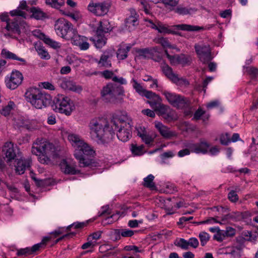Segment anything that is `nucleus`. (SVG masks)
Instances as JSON below:
<instances>
[{"label": "nucleus", "instance_id": "1", "mask_svg": "<svg viewBox=\"0 0 258 258\" xmlns=\"http://www.w3.org/2000/svg\"><path fill=\"white\" fill-rule=\"evenodd\" d=\"M112 125L110 127L109 123L105 118H98L92 119L89 125L91 134H94L99 144L104 146L111 145L114 137V130L124 129L125 131L132 130V125L129 122L118 118L111 121Z\"/></svg>", "mask_w": 258, "mask_h": 258}, {"label": "nucleus", "instance_id": "2", "mask_svg": "<svg viewBox=\"0 0 258 258\" xmlns=\"http://www.w3.org/2000/svg\"><path fill=\"white\" fill-rule=\"evenodd\" d=\"M68 139L76 148L74 155L79 161L80 167L93 168L98 166V163L93 158L95 151L79 136L69 135Z\"/></svg>", "mask_w": 258, "mask_h": 258}, {"label": "nucleus", "instance_id": "3", "mask_svg": "<svg viewBox=\"0 0 258 258\" xmlns=\"http://www.w3.org/2000/svg\"><path fill=\"white\" fill-rule=\"evenodd\" d=\"M27 102L37 109H42L49 106L52 101L51 96L37 88H30L25 93Z\"/></svg>", "mask_w": 258, "mask_h": 258}, {"label": "nucleus", "instance_id": "4", "mask_svg": "<svg viewBox=\"0 0 258 258\" xmlns=\"http://www.w3.org/2000/svg\"><path fill=\"white\" fill-rule=\"evenodd\" d=\"M123 93V87L120 85L108 83L101 90V98L105 102L117 104L121 102L122 98L120 96Z\"/></svg>", "mask_w": 258, "mask_h": 258}, {"label": "nucleus", "instance_id": "5", "mask_svg": "<svg viewBox=\"0 0 258 258\" xmlns=\"http://www.w3.org/2000/svg\"><path fill=\"white\" fill-rule=\"evenodd\" d=\"M53 102V110L67 116L70 115L75 109V107L70 98L62 94H59L55 97Z\"/></svg>", "mask_w": 258, "mask_h": 258}, {"label": "nucleus", "instance_id": "6", "mask_svg": "<svg viewBox=\"0 0 258 258\" xmlns=\"http://www.w3.org/2000/svg\"><path fill=\"white\" fill-rule=\"evenodd\" d=\"M54 27L57 34L67 40H70L76 31L73 28L71 23L63 18L58 19L55 22Z\"/></svg>", "mask_w": 258, "mask_h": 258}, {"label": "nucleus", "instance_id": "7", "mask_svg": "<svg viewBox=\"0 0 258 258\" xmlns=\"http://www.w3.org/2000/svg\"><path fill=\"white\" fill-rule=\"evenodd\" d=\"M162 93L168 102L174 107L183 109L187 108L190 106L189 100L183 96L165 90L162 91Z\"/></svg>", "mask_w": 258, "mask_h": 258}, {"label": "nucleus", "instance_id": "8", "mask_svg": "<svg viewBox=\"0 0 258 258\" xmlns=\"http://www.w3.org/2000/svg\"><path fill=\"white\" fill-rule=\"evenodd\" d=\"M194 48L199 60L203 64L208 63L213 59L211 48L209 44L199 43L196 44Z\"/></svg>", "mask_w": 258, "mask_h": 258}, {"label": "nucleus", "instance_id": "9", "mask_svg": "<svg viewBox=\"0 0 258 258\" xmlns=\"http://www.w3.org/2000/svg\"><path fill=\"white\" fill-rule=\"evenodd\" d=\"M27 26L25 21L20 17H16L13 20L7 22L5 28L9 32L7 35L11 36V33L20 35L21 30L25 29Z\"/></svg>", "mask_w": 258, "mask_h": 258}, {"label": "nucleus", "instance_id": "10", "mask_svg": "<svg viewBox=\"0 0 258 258\" xmlns=\"http://www.w3.org/2000/svg\"><path fill=\"white\" fill-rule=\"evenodd\" d=\"M110 4L108 2L90 3L88 6V10L97 16L106 15L109 11Z\"/></svg>", "mask_w": 258, "mask_h": 258}, {"label": "nucleus", "instance_id": "11", "mask_svg": "<svg viewBox=\"0 0 258 258\" xmlns=\"http://www.w3.org/2000/svg\"><path fill=\"white\" fill-rule=\"evenodd\" d=\"M2 152L7 159V162H9L15 159L19 152V149L12 142H7L4 146Z\"/></svg>", "mask_w": 258, "mask_h": 258}, {"label": "nucleus", "instance_id": "12", "mask_svg": "<svg viewBox=\"0 0 258 258\" xmlns=\"http://www.w3.org/2000/svg\"><path fill=\"white\" fill-rule=\"evenodd\" d=\"M23 80V76L18 71H13L10 77L6 80V85L10 89H15L20 85Z\"/></svg>", "mask_w": 258, "mask_h": 258}, {"label": "nucleus", "instance_id": "13", "mask_svg": "<svg viewBox=\"0 0 258 258\" xmlns=\"http://www.w3.org/2000/svg\"><path fill=\"white\" fill-rule=\"evenodd\" d=\"M162 71L165 75L173 82L177 84L187 83L186 80L179 78L178 75L174 74L172 69L168 65L166 64L162 67Z\"/></svg>", "mask_w": 258, "mask_h": 258}, {"label": "nucleus", "instance_id": "14", "mask_svg": "<svg viewBox=\"0 0 258 258\" xmlns=\"http://www.w3.org/2000/svg\"><path fill=\"white\" fill-rule=\"evenodd\" d=\"M60 87L64 90L73 91H81L82 88L80 86H77L76 83L69 79H63L59 83Z\"/></svg>", "mask_w": 258, "mask_h": 258}, {"label": "nucleus", "instance_id": "15", "mask_svg": "<svg viewBox=\"0 0 258 258\" xmlns=\"http://www.w3.org/2000/svg\"><path fill=\"white\" fill-rule=\"evenodd\" d=\"M15 171L18 174H22L25 172L26 168L30 166V161L25 159H17L16 160Z\"/></svg>", "mask_w": 258, "mask_h": 258}, {"label": "nucleus", "instance_id": "16", "mask_svg": "<svg viewBox=\"0 0 258 258\" xmlns=\"http://www.w3.org/2000/svg\"><path fill=\"white\" fill-rule=\"evenodd\" d=\"M61 171L65 174L75 175L79 173L74 166L70 165L66 160H63L59 164Z\"/></svg>", "mask_w": 258, "mask_h": 258}, {"label": "nucleus", "instance_id": "17", "mask_svg": "<svg viewBox=\"0 0 258 258\" xmlns=\"http://www.w3.org/2000/svg\"><path fill=\"white\" fill-rule=\"evenodd\" d=\"M27 11L32 14L30 16L31 18L37 20H42L47 18V14L38 7H32Z\"/></svg>", "mask_w": 258, "mask_h": 258}, {"label": "nucleus", "instance_id": "18", "mask_svg": "<svg viewBox=\"0 0 258 258\" xmlns=\"http://www.w3.org/2000/svg\"><path fill=\"white\" fill-rule=\"evenodd\" d=\"M112 30L110 23L107 20L100 21L95 33L105 35Z\"/></svg>", "mask_w": 258, "mask_h": 258}, {"label": "nucleus", "instance_id": "19", "mask_svg": "<svg viewBox=\"0 0 258 258\" xmlns=\"http://www.w3.org/2000/svg\"><path fill=\"white\" fill-rule=\"evenodd\" d=\"M155 127L157 128L160 134L164 138L169 139L175 135L174 133L170 131L169 128L165 126L161 122H157L155 124Z\"/></svg>", "mask_w": 258, "mask_h": 258}, {"label": "nucleus", "instance_id": "20", "mask_svg": "<svg viewBox=\"0 0 258 258\" xmlns=\"http://www.w3.org/2000/svg\"><path fill=\"white\" fill-rule=\"evenodd\" d=\"M112 56V54L109 51H105L101 56L98 64L105 68H110L111 67V63L109 58Z\"/></svg>", "mask_w": 258, "mask_h": 258}, {"label": "nucleus", "instance_id": "21", "mask_svg": "<svg viewBox=\"0 0 258 258\" xmlns=\"http://www.w3.org/2000/svg\"><path fill=\"white\" fill-rule=\"evenodd\" d=\"M177 29L187 31H199L204 30V27L188 24H179L173 26Z\"/></svg>", "mask_w": 258, "mask_h": 258}, {"label": "nucleus", "instance_id": "22", "mask_svg": "<svg viewBox=\"0 0 258 258\" xmlns=\"http://www.w3.org/2000/svg\"><path fill=\"white\" fill-rule=\"evenodd\" d=\"M135 15H131L125 20V26L128 28L130 31L133 30L138 25L139 22L137 17Z\"/></svg>", "mask_w": 258, "mask_h": 258}, {"label": "nucleus", "instance_id": "23", "mask_svg": "<svg viewBox=\"0 0 258 258\" xmlns=\"http://www.w3.org/2000/svg\"><path fill=\"white\" fill-rule=\"evenodd\" d=\"M94 42L95 46L98 48H101L106 43L107 38L105 35L96 34L95 38L92 39Z\"/></svg>", "mask_w": 258, "mask_h": 258}, {"label": "nucleus", "instance_id": "24", "mask_svg": "<svg viewBox=\"0 0 258 258\" xmlns=\"http://www.w3.org/2000/svg\"><path fill=\"white\" fill-rule=\"evenodd\" d=\"M2 56L7 59H12L14 60H17L25 63L26 61L24 59L18 57L15 53L7 50L6 49H3L1 52Z\"/></svg>", "mask_w": 258, "mask_h": 258}, {"label": "nucleus", "instance_id": "25", "mask_svg": "<svg viewBox=\"0 0 258 258\" xmlns=\"http://www.w3.org/2000/svg\"><path fill=\"white\" fill-rule=\"evenodd\" d=\"M50 238L49 237H45L43 238L41 242L39 243L34 245L31 248L29 247L30 254H32L37 251L39 250L41 248H44L47 242L49 241Z\"/></svg>", "mask_w": 258, "mask_h": 258}, {"label": "nucleus", "instance_id": "26", "mask_svg": "<svg viewBox=\"0 0 258 258\" xmlns=\"http://www.w3.org/2000/svg\"><path fill=\"white\" fill-rule=\"evenodd\" d=\"M132 130L125 131V130L119 129L117 133L118 139L122 142L127 141L132 137Z\"/></svg>", "mask_w": 258, "mask_h": 258}, {"label": "nucleus", "instance_id": "27", "mask_svg": "<svg viewBox=\"0 0 258 258\" xmlns=\"http://www.w3.org/2000/svg\"><path fill=\"white\" fill-rule=\"evenodd\" d=\"M15 125L18 127H23L28 130L32 128L31 122L28 120L24 119L22 118H19L15 121Z\"/></svg>", "mask_w": 258, "mask_h": 258}, {"label": "nucleus", "instance_id": "28", "mask_svg": "<svg viewBox=\"0 0 258 258\" xmlns=\"http://www.w3.org/2000/svg\"><path fill=\"white\" fill-rule=\"evenodd\" d=\"M43 154L49 157L54 155L55 148L54 145L49 142H43Z\"/></svg>", "mask_w": 258, "mask_h": 258}, {"label": "nucleus", "instance_id": "29", "mask_svg": "<svg viewBox=\"0 0 258 258\" xmlns=\"http://www.w3.org/2000/svg\"><path fill=\"white\" fill-rule=\"evenodd\" d=\"M154 179V176L152 174L149 175L144 179L143 185L152 190L156 189V187L155 183L153 182Z\"/></svg>", "mask_w": 258, "mask_h": 258}, {"label": "nucleus", "instance_id": "30", "mask_svg": "<svg viewBox=\"0 0 258 258\" xmlns=\"http://www.w3.org/2000/svg\"><path fill=\"white\" fill-rule=\"evenodd\" d=\"M43 142L35 143L32 147V153L34 155L39 156L43 154Z\"/></svg>", "mask_w": 258, "mask_h": 258}, {"label": "nucleus", "instance_id": "31", "mask_svg": "<svg viewBox=\"0 0 258 258\" xmlns=\"http://www.w3.org/2000/svg\"><path fill=\"white\" fill-rule=\"evenodd\" d=\"M131 48V46H127L125 48H120L118 49L116 54L118 59L123 60L127 56V53Z\"/></svg>", "mask_w": 258, "mask_h": 258}, {"label": "nucleus", "instance_id": "32", "mask_svg": "<svg viewBox=\"0 0 258 258\" xmlns=\"http://www.w3.org/2000/svg\"><path fill=\"white\" fill-rule=\"evenodd\" d=\"M45 3L53 8L58 9L64 5V0H45Z\"/></svg>", "mask_w": 258, "mask_h": 258}, {"label": "nucleus", "instance_id": "33", "mask_svg": "<svg viewBox=\"0 0 258 258\" xmlns=\"http://www.w3.org/2000/svg\"><path fill=\"white\" fill-rule=\"evenodd\" d=\"M136 52L138 53L139 56L142 57L145 59L152 58V50L149 48L139 49Z\"/></svg>", "mask_w": 258, "mask_h": 258}, {"label": "nucleus", "instance_id": "34", "mask_svg": "<svg viewBox=\"0 0 258 258\" xmlns=\"http://www.w3.org/2000/svg\"><path fill=\"white\" fill-rule=\"evenodd\" d=\"M36 50L42 59H49L50 58V55L43 46L38 45L36 47Z\"/></svg>", "mask_w": 258, "mask_h": 258}, {"label": "nucleus", "instance_id": "35", "mask_svg": "<svg viewBox=\"0 0 258 258\" xmlns=\"http://www.w3.org/2000/svg\"><path fill=\"white\" fill-rule=\"evenodd\" d=\"M161 116L168 122L176 120L177 118L175 112L170 108Z\"/></svg>", "mask_w": 258, "mask_h": 258}, {"label": "nucleus", "instance_id": "36", "mask_svg": "<svg viewBox=\"0 0 258 258\" xmlns=\"http://www.w3.org/2000/svg\"><path fill=\"white\" fill-rule=\"evenodd\" d=\"M157 31L159 33L163 34H171V32H173V29L166 25L162 24L161 23H158Z\"/></svg>", "mask_w": 258, "mask_h": 258}, {"label": "nucleus", "instance_id": "37", "mask_svg": "<svg viewBox=\"0 0 258 258\" xmlns=\"http://www.w3.org/2000/svg\"><path fill=\"white\" fill-rule=\"evenodd\" d=\"M177 58L178 60V64H181L182 66H185L186 64L188 65L191 62V59L190 56L181 54L180 55H178Z\"/></svg>", "mask_w": 258, "mask_h": 258}, {"label": "nucleus", "instance_id": "38", "mask_svg": "<svg viewBox=\"0 0 258 258\" xmlns=\"http://www.w3.org/2000/svg\"><path fill=\"white\" fill-rule=\"evenodd\" d=\"M198 148V153H206L208 151V149L210 147L209 144L206 142H201L197 143Z\"/></svg>", "mask_w": 258, "mask_h": 258}, {"label": "nucleus", "instance_id": "39", "mask_svg": "<svg viewBox=\"0 0 258 258\" xmlns=\"http://www.w3.org/2000/svg\"><path fill=\"white\" fill-rule=\"evenodd\" d=\"M85 39L86 37L79 35L77 34V31L76 30V33L73 34V36L70 39V40L73 41L72 43L73 44L79 46L81 42Z\"/></svg>", "mask_w": 258, "mask_h": 258}, {"label": "nucleus", "instance_id": "40", "mask_svg": "<svg viewBox=\"0 0 258 258\" xmlns=\"http://www.w3.org/2000/svg\"><path fill=\"white\" fill-rule=\"evenodd\" d=\"M175 245L180 247L184 250H187L189 248L188 242L183 238H180L174 242Z\"/></svg>", "mask_w": 258, "mask_h": 258}, {"label": "nucleus", "instance_id": "41", "mask_svg": "<svg viewBox=\"0 0 258 258\" xmlns=\"http://www.w3.org/2000/svg\"><path fill=\"white\" fill-rule=\"evenodd\" d=\"M142 96H145L148 99H155L158 101H161V98L159 95L151 91L145 90Z\"/></svg>", "mask_w": 258, "mask_h": 258}, {"label": "nucleus", "instance_id": "42", "mask_svg": "<svg viewBox=\"0 0 258 258\" xmlns=\"http://www.w3.org/2000/svg\"><path fill=\"white\" fill-rule=\"evenodd\" d=\"M199 237L200 240L201 244L203 246L205 245L210 238V235L204 231L200 232L199 233Z\"/></svg>", "mask_w": 258, "mask_h": 258}, {"label": "nucleus", "instance_id": "43", "mask_svg": "<svg viewBox=\"0 0 258 258\" xmlns=\"http://www.w3.org/2000/svg\"><path fill=\"white\" fill-rule=\"evenodd\" d=\"M245 218L244 213L240 212H233L230 213V218L235 221H240Z\"/></svg>", "mask_w": 258, "mask_h": 258}, {"label": "nucleus", "instance_id": "44", "mask_svg": "<svg viewBox=\"0 0 258 258\" xmlns=\"http://www.w3.org/2000/svg\"><path fill=\"white\" fill-rule=\"evenodd\" d=\"M43 42L46 44L49 45L50 47L54 49H57L60 47V45L58 42L53 40L52 39H50L49 37L47 36L46 37V38Z\"/></svg>", "mask_w": 258, "mask_h": 258}, {"label": "nucleus", "instance_id": "45", "mask_svg": "<svg viewBox=\"0 0 258 258\" xmlns=\"http://www.w3.org/2000/svg\"><path fill=\"white\" fill-rule=\"evenodd\" d=\"M246 72L253 79L258 76V69L252 66L245 67Z\"/></svg>", "mask_w": 258, "mask_h": 258}, {"label": "nucleus", "instance_id": "46", "mask_svg": "<svg viewBox=\"0 0 258 258\" xmlns=\"http://www.w3.org/2000/svg\"><path fill=\"white\" fill-rule=\"evenodd\" d=\"M138 135L141 138L146 144H150L154 141V139L150 136L144 133H141L139 131H138Z\"/></svg>", "mask_w": 258, "mask_h": 258}, {"label": "nucleus", "instance_id": "47", "mask_svg": "<svg viewBox=\"0 0 258 258\" xmlns=\"http://www.w3.org/2000/svg\"><path fill=\"white\" fill-rule=\"evenodd\" d=\"M144 146H137L136 145L132 144L131 151L136 155H141L143 154Z\"/></svg>", "mask_w": 258, "mask_h": 258}, {"label": "nucleus", "instance_id": "48", "mask_svg": "<svg viewBox=\"0 0 258 258\" xmlns=\"http://www.w3.org/2000/svg\"><path fill=\"white\" fill-rule=\"evenodd\" d=\"M221 231L224 238L226 237H232L235 234V229L231 227H227L225 230Z\"/></svg>", "mask_w": 258, "mask_h": 258}, {"label": "nucleus", "instance_id": "49", "mask_svg": "<svg viewBox=\"0 0 258 258\" xmlns=\"http://www.w3.org/2000/svg\"><path fill=\"white\" fill-rule=\"evenodd\" d=\"M116 233L120 234L123 237H131L134 234V231L132 230L121 229L116 230Z\"/></svg>", "mask_w": 258, "mask_h": 258}, {"label": "nucleus", "instance_id": "50", "mask_svg": "<svg viewBox=\"0 0 258 258\" xmlns=\"http://www.w3.org/2000/svg\"><path fill=\"white\" fill-rule=\"evenodd\" d=\"M132 81L134 82L133 88L136 90L137 92L140 95H142L146 90L134 79H132Z\"/></svg>", "mask_w": 258, "mask_h": 258}, {"label": "nucleus", "instance_id": "51", "mask_svg": "<svg viewBox=\"0 0 258 258\" xmlns=\"http://www.w3.org/2000/svg\"><path fill=\"white\" fill-rule=\"evenodd\" d=\"M157 43L160 44L163 48H171V45L168 40V39L166 38H164L163 37H161L158 38Z\"/></svg>", "mask_w": 258, "mask_h": 258}, {"label": "nucleus", "instance_id": "52", "mask_svg": "<svg viewBox=\"0 0 258 258\" xmlns=\"http://www.w3.org/2000/svg\"><path fill=\"white\" fill-rule=\"evenodd\" d=\"M170 109V107L167 105L163 104H160L158 107L156 109L155 111L157 112L159 115H163L167 110Z\"/></svg>", "mask_w": 258, "mask_h": 258}, {"label": "nucleus", "instance_id": "53", "mask_svg": "<svg viewBox=\"0 0 258 258\" xmlns=\"http://www.w3.org/2000/svg\"><path fill=\"white\" fill-rule=\"evenodd\" d=\"M194 9H187L185 7H178L176 10L175 12L180 14V15H186L188 14H190L191 12L193 11Z\"/></svg>", "mask_w": 258, "mask_h": 258}, {"label": "nucleus", "instance_id": "54", "mask_svg": "<svg viewBox=\"0 0 258 258\" xmlns=\"http://www.w3.org/2000/svg\"><path fill=\"white\" fill-rule=\"evenodd\" d=\"M15 104L12 101H10L8 105L3 108L2 114L5 116H7L9 114L11 110L13 109Z\"/></svg>", "mask_w": 258, "mask_h": 258}, {"label": "nucleus", "instance_id": "55", "mask_svg": "<svg viewBox=\"0 0 258 258\" xmlns=\"http://www.w3.org/2000/svg\"><path fill=\"white\" fill-rule=\"evenodd\" d=\"M220 143L223 145H227L230 143V135L226 133L224 135H222L220 137Z\"/></svg>", "mask_w": 258, "mask_h": 258}, {"label": "nucleus", "instance_id": "56", "mask_svg": "<svg viewBox=\"0 0 258 258\" xmlns=\"http://www.w3.org/2000/svg\"><path fill=\"white\" fill-rule=\"evenodd\" d=\"M49 156L45 154H42L39 156V161L42 164H48L50 163Z\"/></svg>", "mask_w": 258, "mask_h": 258}, {"label": "nucleus", "instance_id": "57", "mask_svg": "<svg viewBox=\"0 0 258 258\" xmlns=\"http://www.w3.org/2000/svg\"><path fill=\"white\" fill-rule=\"evenodd\" d=\"M228 199L233 203H235L238 200V196L234 190L230 191L228 195Z\"/></svg>", "mask_w": 258, "mask_h": 258}, {"label": "nucleus", "instance_id": "58", "mask_svg": "<svg viewBox=\"0 0 258 258\" xmlns=\"http://www.w3.org/2000/svg\"><path fill=\"white\" fill-rule=\"evenodd\" d=\"M188 242L189 246H190L194 248H197L199 244V240L195 237L189 238Z\"/></svg>", "mask_w": 258, "mask_h": 258}, {"label": "nucleus", "instance_id": "59", "mask_svg": "<svg viewBox=\"0 0 258 258\" xmlns=\"http://www.w3.org/2000/svg\"><path fill=\"white\" fill-rule=\"evenodd\" d=\"M213 209H216L217 211L219 212L221 214H224L227 213H229V209L227 207H222V206H217L214 207Z\"/></svg>", "mask_w": 258, "mask_h": 258}, {"label": "nucleus", "instance_id": "60", "mask_svg": "<svg viewBox=\"0 0 258 258\" xmlns=\"http://www.w3.org/2000/svg\"><path fill=\"white\" fill-rule=\"evenodd\" d=\"M30 251L29 249V247H26L25 248H21L18 250L17 252V256H21V255H30Z\"/></svg>", "mask_w": 258, "mask_h": 258}, {"label": "nucleus", "instance_id": "61", "mask_svg": "<svg viewBox=\"0 0 258 258\" xmlns=\"http://www.w3.org/2000/svg\"><path fill=\"white\" fill-rule=\"evenodd\" d=\"M178 54L174 55H168V59L170 60V63L172 65L178 64Z\"/></svg>", "mask_w": 258, "mask_h": 258}, {"label": "nucleus", "instance_id": "62", "mask_svg": "<svg viewBox=\"0 0 258 258\" xmlns=\"http://www.w3.org/2000/svg\"><path fill=\"white\" fill-rule=\"evenodd\" d=\"M10 14L12 16H21L22 17L25 18L26 13L24 12H23L20 10H15L11 11Z\"/></svg>", "mask_w": 258, "mask_h": 258}, {"label": "nucleus", "instance_id": "63", "mask_svg": "<svg viewBox=\"0 0 258 258\" xmlns=\"http://www.w3.org/2000/svg\"><path fill=\"white\" fill-rule=\"evenodd\" d=\"M205 113L201 108H199L194 113V116L192 119L199 120L201 118V116Z\"/></svg>", "mask_w": 258, "mask_h": 258}, {"label": "nucleus", "instance_id": "64", "mask_svg": "<svg viewBox=\"0 0 258 258\" xmlns=\"http://www.w3.org/2000/svg\"><path fill=\"white\" fill-rule=\"evenodd\" d=\"M33 34L34 36L39 38L43 41L47 37V36H46L44 33L41 32L40 30L34 31Z\"/></svg>", "mask_w": 258, "mask_h": 258}]
</instances>
